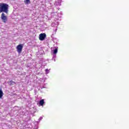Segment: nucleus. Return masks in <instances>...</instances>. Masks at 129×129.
I'll return each instance as SVG.
<instances>
[{"label":"nucleus","instance_id":"1","mask_svg":"<svg viewBox=\"0 0 129 129\" xmlns=\"http://www.w3.org/2000/svg\"><path fill=\"white\" fill-rule=\"evenodd\" d=\"M1 13L9 14V5L6 3H0V14Z\"/></svg>","mask_w":129,"mask_h":129},{"label":"nucleus","instance_id":"2","mask_svg":"<svg viewBox=\"0 0 129 129\" xmlns=\"http://www.w3.org/2000/svg\"><path fill=\"white\" fill-rule=\"evenodd\" d=\"M23 48H24V44H20L17 46L16 49L19 54H21V53H22V51H23Z\"/></svg>","mask_w":129,"mask_h":129},{"label":"nucleus","instance_id":"3","mask_svg":"<svg viewBox=\"0 0 129 129\" xmlns=\"http://www.w3.org/2000/svg\"><path fill=\"white\" fill-rule=\"evenodd\" d=\"M1 19L2 20L3 23H7L8 22V17L6 16V14L3 13L1 15Z\"/></svg>","mask_w":129,"mask_h":129},{"label":"nucleus","instance_id":"4","mask_svg":"<svg viewBox=\"0 0 129 129\" xmlns=\"http://www.w3.org/2000/svg\"><path fill=\"white\" fill-rule=\"evenodd\" d=\"M46 38V34L45 33H41L39 34V40L40 41H44Z\"/></svg>","mask_w":129,"mask_h":129},{"label":"nucleus","instance_id":"5","mask_svg":"<svg viewBox=\"0 0 129 129\" xmlns=\"http://www.w3.org/2000/svg\"><path fill=\"white\" fill-rule=\"evenodd\" d=\"M44 103H45V102L44 101V99H41L39 101V104L41 105V106H43L44 105Z\"/></svg>","mask_w":129,"mask_h":129},{"label":"nucleus","instance_id":"6","mask_svg":"<svg viewBox=\"0 0 129 129\" xmlns=\"http://www.w3.org/2000/svg\"><path fill=\"white\" fill-rule=\"evenodd\" d=\"M24 4L25 5H29V4H31V0H24Z\"/></svg>","mask_w":129,"mask_h":129},{"label":"nucleus","instance_id":"7","mask_svg":"<svg viewBox=\"0 0 129 129\" xmlns=\"http://www.w3.org/2000/svg\"><path fill=\"white\" fill-rule=\"evenodd\" d=\"M4 96V92L2 89H0V99Z\"/></svg>","mask_w":129,"mask_h":129},{"label":"nucleus","instance_id":"8","mask_svg":"<svg viewBox=\"0 0 129 129\" xmlns=\"http://www.w3.org/2000/svg\"><path fill=\"white\" fill-rule=\"evenodd\" d=\"M57 52H58V49L55 48L53 51V54H57Z\"/></svg>","mask_w":129,"mask_h":129},{"label":"nucleus","instance_id":"9","mask_svg":"<svg viewBox=\"0 0 129 129\" xmlns=\"http://www.w3.org/2000/svg\"><path fill=\"white\" fill-rule=\"evenodd\" d=\"M10 83L11 84H15V82H13V81H10Z\"/></svg>","mask_w":129,"mask_h":129}]
</instances>
